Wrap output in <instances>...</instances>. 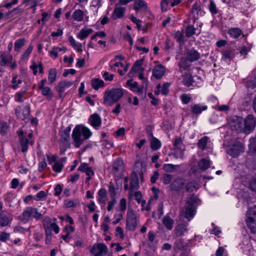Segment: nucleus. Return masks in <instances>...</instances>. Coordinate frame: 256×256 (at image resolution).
Returning a JSON list of instances; mask_svg holds the SVG:
<instances>
[{"label": "nucleus", "mask_w": 256, "mask_h": 256, "mask_svg": "<svg viewBox=\"0 0 256 256\" xmlns=\"http://www.w3.org/2000/svg\"><path fill=\"white\" fill-rule=\"evenodd\" d=\"M92 132L88 128L82 124L76 125L72 130V144L76 148H79L84 140L90 138Z\"/></svg>", "instance_id": "nucleus-1"}, {"label": "nucleus", "mask_w": 256, "mask_h": 256, "mask_svg": "<svg viewBox=\"0 0 256 256\" xmlns=\"http://www.w3.org/2000/svg\"><path fill=\"white\" fill-rule=\"evenodd\" d=\"M124 90L122 88H107L104 92V104L112 106L120 100L124 95Z\"/></svg>", "instance_id": "nucleus-2"}, {"label": "nucleus", "mask_w": 256, "mask_h": 256, "mask_svg": "<svg viewBox=\"0 0 256 256\" xmlns=\"http://www.w3.org/2000/svg\"><path fill=\"white\" fill-rule=\"evenodd\" d=\"M256 126V120L252 114L248 116L246 120L242 118H237L236 122L234 125L235 129L238 131L244 130L246 133H249Z\"/></svg>", "instance_id": "nucleus-3"}, {"label": "nucleus", "mask_w": 256, "mask_h": 256, "mask_svg": "<svg viewBox=\"0 0 256 256\" xmlns=\"http://www.w3.org/2000/svg\"><path fill=\"white\" fill-rule=\"evenodd\" d=\"M124 60V57L122 56H116L114 58L112 59L109 62V70L112 71L118 70L120 75L123 76L128 70L126 66L122 61Z\"/></svg>", "instance_id": "nucleus-4"}, {"label": "nucleus", "mask_w": 256, "mask_h": 256, "mask_svg": "<svg viewBox=\"0 0 256 256\" xmlns=\"http://www.w3.org/2000/svg\"><path fill=\"white\" fill-rule=\"evenodd\" d=\"M18 136L22 152H27L29 144H32L33 143L32 140V133L30 132L28 134L26 132L24 128H22L18 131Z\"/></svg>", "instance_id": "nucleus-5"}, {"label": "nucleus", "mask_w": 256, "mask_h": 256, "mask_svg": "<svg viewBox=\"0 0 256 256\" xmlns=\"http://www.w3.org/2000/svg\"><path fill=\"white\" fill-rule=\"evenodd\" d=\"M42 217V214L38 212L36 208L28 206L24 210L20 218L22 220L27 222L32 220L34 218L39 220Z\"/></svg>", "instance_id": "nucleus-6"}, {"label": "nucleus", "mask_w": 256, "mask_h": 256, "mask_svg": "<svg viewBox=\"0 0 256 256\" xmlns=\"http://www.w3.org/2000/svg\"><path fill=\"white\" fill-rule=\"evenodd\" d=\"M138 224V216L136 212L129 208L126 214V228L130 231L134 230Z\"/></svg>", "instance_id": "nucleus-7"}, {"label": "nucleus", "mask_w": 256, "mask_h": 256, "mask_svg": "<svg viewBox=\"0 0 256 256\" xmlns=\"http://www.w3.org/2000/svg\"><path fill=\"white\" fill-rule=\"evenodd\" d=\"M194 204V202L188 201L181 210L180 215L187 218L188 221H190L196 213Z\"/></svg>", "instance_id": "nucleus-8"}, {"label": "nucleus", "mask_w": 256, "mask_h": 256, "mask_svg": "<svg viewBox=\"0 0 256 256\" xmlns=\"http://www.w3.org/2000/svg\"><path fill=\"white\" fill-rule=\"evenodd\" d=\"M244 150L243 144L239 141L236 140L229 146L227 152L232 157L236 158L244 152Z\"/></svg>", "instance_id": "nucleus-9"}, {"label": "nucleus", "mask_w": 256, "mask_h": 256, "mask_svg": "<svg viewBox=\"0 0 256 256\" xmlns=\"http://www.w3.org/2000/svg\"><path fill=\"white\" fill-rule=\"evenodd\" d=\"M194 80L190 74L184 75L183 79L184 84L188 86H200L202 84V80L198 76H196Z\"/></svg>", "instance_id": "nucleus-10"}, {"label": "nucleus", "mask_w": 256, "mask_h": 256, "mask_svg": "<svg viewBox=\"0 0 256 256\" xmlns=\"http://www.w3.org/2000/svg\"><path fill=\"white\" fill-rule=\"evenodd\" d=\"M108 250L107 246L104 244L98 243L93 245L90 252L94 256H102Z\"/></svg>", "instance_id": "nucleus-11"}, {"label": "nucleus", "mask_w": 256, "mask_h": 256, "mask_svg": "<svg viewBox=\"0 0 256 256\" xmlns=\"http://www.w3.org/2000/svg\"><path fill=\"white\" fill-rule=\"evenodd\" d=\"M66 158H62L59 160H56V156H52L50 159L49 163L52 164L54 162L52 166V170L56 172H60L64 168V163L66 162Z\"/></svg>", "instance_id": "nucleus-12"}, {"label": "nucleus", "mask_w": 256, "mask_h": 256, "mask_svg": "<svg viewBox=\"0 0 256 256\" xmlns=\"http://www.w3.org/2000/svg\"><path fill=\"white\" fill-rule=\"evenodd\" d=\"M16 114L18 118L24 120L28 118L30 114L29 106H22L18 107L16 110Z\"/></svg>", "instance_id": "nucleus-13"}, {"label": "nucleus", "mask_w": 256, "mask_h": 256, "mask_svg": "<svg viewBox=\"0 0 256 256\" xmlns=\"http://www.w3.org/2000/svg\"><path fill=\"white\" fill-rule=\"evenodd\" d=\"M134 1V9L136 12H142L144 13L150 11L147 2L144 0H133Z\"/></svg>", "instance_id": "nucleus-14"}, {"label": "nucleus", "mask_w": 256, "mask_h": 256, "mask_svg": "<svg viewBox=\"0 0 256 256\" xmlns=\"http://www.w3.org/2000/svg\"><path fill=\"white\" fill-rule=\"evenodd\" d=\"M78 170L82 172H84L87 176L86 181L89 182L94 175V171L92 168L86 163H82L78 168Z\"/></svg>", "instance_id": "nucleus-15"}, {"label": "nucleus", "mask_w": 256, "mask_h": 256, "mask_svg": "<svg viewBox=\"0 0 256 256\" xmlns=\"http://www.w3.org/2000/svg\"><path fill=\"white\" fill-rule=\"evenodd\" d=\"M66 50V48L62 45L54 46L48 52L49 56L52 59H56L58 56L60 54H63Z\"/></svg>", "instance_id": "nucleus-16"}, {"label": "nucleus", "mask_w": 256, "mask_h": 256, "mask_svg": "<svg viewBox=\"0 0 256 256\" xmlns=\"http://www.w3.org/2000/svg\"><path fill=\"white\" fill-rule=\"evenodd\" d=\"M240 248L243 250V252L246 255H254V249L252 246V242L248 238L243 241L240 244Z\"/></svg>", "instance_id": "nucleus-17"}, {"label": "nucleus", "mask_w": 256, "mask_h": 256, "mask_svg": "<svg viewBox=\"0 0 256 256\" xmlns=\"http://www.w3.org/2000/svg\"><path fill=\"white\" fill-rule=\"evenodd\" d=\"M88 123L96 130H98L102 124V118L97 114H92L88 118Z\"/></svg>", "instance_id": "nucleus-18"}, {"label": "nucleus", "mask_w": 256, "mask_h": 256, "mask_svg": "<svg viewBox=\"0 0 256 256\" xmlns=\"http://www.w3.org/2000/svg\"><path fill=\"white\" fill-rule=\"evenodd\" d=\"M126 11V8L125 7L115 5V8L112 14L111 18L113 20L122 18L124 16Z\"/></svg>", "instance_id": "nucleus-19"}, {"label": "nucleus", "mask_w": 256, "mask_h": 256, "mask_svg": "<svg viewBox=\"0 0 256 256\" xmlns=\"http://www.w3.org/2000/svg\"><path fill=\"white\" fill-rule=\"evenodd\" d=\"M166 68L162 64L155 66L152 70V76L156 79H160L166 72Z\"/></svg>", "instance_id": "nucleus-20"}, {"label": "nucleus", "mask_w": 256, "mask_h": 256, "mask_svg": "<svg viewBox=\"0 0 256 256\" xmlns=\"http://www.w3.org/2000/svg\"><path fill=\"white\" fill-rule=\"evenodd\" d=\"M97 200L100 204H106L108 200V193L106 189L100 188L98 192Z\"/></svg>", "instance_id": "nucleus-21"}, {"label": "nucleus", "mask_w": 256, "mask_h": 256, "mask_svg": "<svg viewBox=\"0 0 256 256\" xmlns=\"http://www.w3.org/2000/svg\"><path fill=\"white\" fill-rule=\"evenodd\" d=\"M184 180L181 178H178L172 182L170 188L172 190H179L182 188L184 185Z\"/></svg>", "instance_id": "nucleus-22"}, {"label": "nucleus", "mask_w": 256, "mask_h": 256, "mask_svg": "<svg viewBox=\"0 0 256 256\" xmlns=\"http://www.w3.org/2000/svg\"><path fill=\"white\" fill-rule=\"evenodd\" d=\"M86 11L84 12L80 9L76 10L72 14V18L76 22H80L83 20L84 16L86 15Z\"/></svg>", "instance_id": "nucleus-23"}, {"label": "nucleus", "mask_w": 256, "mask_h": 256, "mask_svg": "<svg viewBox=\"0 0 256 256\" xmlns=\"http://www.w3.org/2000/svg\"><path fill=\"white\" fill-rule=\"evenodd\" d=\"M200 57V54L198 51L194 49L188 50L186 52V58L190 62H194L198 60Z\"/></svg>", "instance_id": "nucleus-24"}, {"label": "nucleus", "mask_w": 256, "mask_h": 256, "mask_svg": "<svg viewBox=\"0 0 256 256\" xmlns=\"http://www.w3.org/2000/svg\"><path fill=\"white\" fill-rule=\"evenodd\" d=\"M93 32V30L90 28H82L77 34L76 38L80 40H83Z\"/></svg>", "instance_id": "nucleus-25"}, {"label": "nucleus", "mask_w": 256, "mask_h": 256, "mask_svg": "<svg viewBox=\"0 0 256 256\" xmlns=\"http://www.w3.org/2000/svg\"><path fill=\"white\" fill-rule=\"evenodd\" d=\"M170 84L168 82H165L162 86L159 84L157 86V90H155L154 93L156 94H158L162 93L163 95H166L168 92V88Z\"/></svg>", "instance_id": "nucleus-26"}, {"label": "nucleus", "mask_w": 256, "mask_h": 256, "mask_svg": "<svg viewBox=\"0 0 256 256\" xmlns=\"http://www.w3.org/2000/svg\"><path fill=\"white\" fill-rule=\"evenodd\" d=\"M208 108L207 106L202 104H194L191 108V110L192 113L196 114H199L202 112L206 110Z\"/></svg>", "instance_id": "nucleus-27"}, {"label": "nucleus", "mask_w": 256, "mask_h": 256, "mask_svg": "<svg viewBox=\"0 0 256 256\" xmlns=\"http://www.w3.org/2000/svg\"><path fill=\"white\" fill-rule=\"evenodd\" d=\"M126 85L130 87V89L136 93L139 94L142 92V89L138 86L137 82L132 80H128L126 82Z\"/></svg>", "instance_id": "nucleus-28"}, {"label": "nucleus", "mask_w": 256, "mask_h": 256, "mask_svg": "<svg viewBox=\"0 0 256 256\" xmlns=\"http://www.w3.org/2000/svg\"><path fill=\"white\" fill-rule=\"evenodd\" d=\"M12 56L11 54H2L0 56V68H2L8 64L12 60Z\"/></svg>", "instance_id": "nucleus-29"}, {"label": "nucleus", "mask_w": 256, "mask_h": 256, "mask_svg": "<svg viewBox=\"0 0 256 256\" xmlns=\"http://www.w3.org/2000/svg\"><path fill=\"white\" fill-rule=\"evenodd\" d=\"M30 68V70H32L34 75H36L38 72L40 74H42L44 72L42 64L40 62L38 63L33 62Z\"/></svg>", "instance_id": "nucleus-30"}, {"label": "nucleus", "mask_w": 256, "mask_h": 256, "mask_svg": "<svg viewBox=\"0 0 256 256\" xmlns=\"http://www.w3.org/2000/svg\"><path fill=\"white\" fill-rule=\"evenodd\" d=\"M71 128L68 126L60 132V140L62 142L69 141L70 139V132Z\"/></svg>", "instance_id": "nucleus-31"}, {"label": "nucleus", "mask_w": 256, "mask_h": 256, "mask_svg": "<svg viewBox=\"0 0 256 256\" xmlns=\"http://www.w3.org/2000/svg\"><path fill=\"white\" fill-rule=\"evenodd\" d=\"M68 40L70 45L78 52H82V44L76 42L72 36L68 37Z\"/></svg>", "instance_id": "nucleus-32"}, {"label": "nucleus", "mask_w": 256, "mask_h": 256, "mask_svg": "<svg viewBox=\"0 0 256 256\" xmlns=\"http://www.w3.org/2000/svg\"><path fill=\"white\" fill-rule=\"evenodd\" d=\"M73 84L72 82L67 80H63L59 82L57 87V90L60 92H62L66 88H70Z\"/></svg>", "instance_id": "nucleus-33"}, {"label": "nucleus", "mask_w": 256, "mask_h": 256, "mask_svg": "<svg viewBox=\"0 0 256 256\" xmlns=\"http://www.w3.org/2000/svg\"><path fill=\"white\" fill-rule=\"evenodd\" d=\"M210 142L208 140V138L206 136L202 138L198 142V147L204 150L206 148H208L210 146Z\"/></svg>", "instance_id": "nucleus-34"}, {"label": "nucleus", "mask_w": 256, "mask_h": 256, "mask_svg": "<svg viewBox=\"0 0 256 256\" xmlns=\"http://www.w3.org/2000/svg\"><path fill=\"white\" fill-rule=\"evenodd\" d=\"M228 34L234 38H236L242 34V32L239 28H232L228 30Z\"/></svg>", "instance_id": "nucleus-35"}, {"label": "nucleus", "mask_w": 256, "mask_h": 256, "mask_svg": "<svg viewBox=\"0 0 256 256\" xmlns=\"http://www.w3.org/2000/svg\"><path fill=\"white\" fill-rule=\"evenodd\" d=\"M92 86L94 89L98 90L100 88L104 86V82L102 80L94 78L92 80Z\"/></svg>", "instance_id": "nucleus-36"}, {"label": "nucleus", "mask_w": 256, "mask_h": 256, "mask_svg": "<svg viewBox=\"0 0 256 256\" xmlns=\"http://www.w3.org/2000/svg\"><path fill=\"white\" fill-rule=\"evenodd\" d=\"M22 83V80L19 78L18 75L14 74L11 80L12 88L14 90H16L20 87V84Z\"/></svg>", "instance_id": "nucleus-37"}, {"label": "nucleus", "mask_w": 256, "mask_h": 256, "mask_svg": "<svg viewBox=\"0 0 256 256\" xmlns=\"http://www.w3.org/2000/svg\"><path fill=\"white\" fill-rule=\"evenodd\" d=\"M26 40L25 38H18L14 42V50L15 52H19L22 47L25 45Z\"/></svg>", "instance_id": "nucleus-38"}, {"label": "nucleus", "mask_w": 256, "mask_h": 256, "mask_svg": "<svg viewBox=\"0 0 256 256\" xmlns=\"http://www.w3.org/2000/svg\"><path fill=\"white\" fill-rule=\"evenodd\" d=\"M246 224L252 232H256V219H252L251 218H247L246 220Z\"/></svg>", "instance_id": "nucleus-39"}, {"label": "nucleus", "mask_w": 256, "mask_h": 256, "mask_svg": "<svg viewBox=\"0 0 256 256\" xmlns=\"http://www.w3.org/2000/svg\"><path fill=\"white\" fill-rule=\"evenodd\" d=\"M162 223L168 230H171L173 227L174 221L170 216H166L162 219Z\"/></svg>", "instance_id": "nucleus-40"}, {"label": "nucleus", "mask_w": 256, "mask_h": 256, "mask_svg": "<svg viewBox=\"0 0 256 256\" xmlns=\"http://www.w3.org/2000/svg\"><path fill=\"white\" fill-rule=\"evenodd\" d=\"M57 77V70L54 68L49 70L48 72V80L50 84L53 83L56 81Z\"/></svg>", "instance_id": "nucleus-41"}, {"label": "nucleus", "mask_w": 256, "mask_h": 256, "mask_svg": "<svg viewBox=\"0 0 256 256\" xmlns=\"http://www.w3.org/2000/svg\"><path fill=\"white\" fill-rule=\"evenodd\" d=\"M41 94L46 96L48 100H51L53 97V92L50 88L46 86L40 90Z\"/></svg>", "instance_id": "nucleus-42"}, {"label": "nucleus", "mask_w": 256, "mask_h": 256, "mask_svg": "<svg viewBox=\"0 0 256 256\" xmlns=\"http://www.w3.org/2000/svg\"><path fill=\"white\" fill-rule=\"evenodd\" d=\"M248 152L252 155L256 154V137L250 140Z\"/></svg>", "instance_id": "nucleus-43"}, {"label": "nucleus", "mask_w": 256, "mask_h": 256, "mask_svg": "<svg viewBox=\"0 0 256 256\" xmlns=\"http://www.w3.org/2000/svg\"><path fill=\"white\" fill-rule=\"evenodd\" d=\"M127 207L126 200L125 198H122L120 200L118 205L116 208L117 212H124Z\"/></svg>", "instance_id": "nucleus-44"}, {"label": "nucleus", "mask_w": 256, "mask_h": 256, "mask_svg": "<svg viewBox=\"0 0 256 256\" xmlns=\"http://www.w3.org/2000/svg\"><path fill=\"white\" fill-rule=\"evenodd\" d=\"M34 47L32 44H30L21 56V60L22 61L28 60L29 56L32 52Z\"/></svg>", "instance_id": "nucleus-45"}, {"label": "nucleus", "mask_w": 256, "mask_h": 256, "mask_svg": "<svg viewBox=\"0 0 256 256\" xmlns=\"http://www.w3.org/2000/svg\"><path fill=\"white\" fill-rule=\"evenodd\" d=\"M210 164V162L206 158H202L198 162V165L199 168L202 170H205L208 168Z\"/></svg>", "instance_id": "nucleus-46"}, {"label": "nucleus", "mask_w": 256, "mask_h": 256, "mask_svg": "<svg viewBox=\"0 0 256 256\" xmlns=\"http://www.w3.org/2000/svg\"><path fill=\"white\" fill-rule=\"evenodd\" d=\"M176 234L178 236H182L186 232V226L184 224H179L176 228Z\"/></svg>", "instance_id": "nucleus-47"}, {"label": "nucleus", "mask_w": 256, "mask_h": 256, "mask_svg": "<svg viewBox=\"0 0 256 256\" xmlns=\"http://www.w3.org/2000/svg\"><path fill=\"white\" fill-rule=\"evenodd\" d=\"M150 147L153 150H158L161 147V142L158 139L153 138L150 142Z\"/></svg>", "instance_id": "nucleus-48"}, {"label": "nucleus", "mask_w": 256, "mask_h": 256, "mask_svg": "<svg viewBox=\"0 0 256 256\" xmlns=\"http://www.w3.org/2000/svg\"><path fill=\"white\" fill-rule=\"evenodd\" d=\"M196 30L191 25H188L186 28L185 34L187 37H190L196 34Z\"/></svg>", "instance_id": "nucleus-49"}, {"label": "nucleus", "mask_w": 256, "mask_h": 256, "mask_svg": "<svg viewBox=\"0 0 256 256\" xmlns=\"http://www.w3.org/2000/svg\"><path fill=\"white\" fill-rule=\"evenodd\" d=\"M118 212L115 214L114 216V221L112 224L115 225L120 222L123 218L124 212Z\"/></svg>", "instance_id": "nucleus-50"}, {"label": "nucleus", "mask_w": 256, "mask_h": 256, "mask_svg": "<svg viewBox=\"0 0 256 256\" xmlns=\"http://www.w3.org/2000/svg\"><path fill=\"white\" fill-rule=\"evenodd\" d=\"M26 92V90H20L16 92L14 95V100L17 102H22L24 101V96Z\"/></svg>", "instance_id": "nucleus-51"}, {"label": "nucleus", "mask_w": 256, "mask_h": 256, "mask_svg": "<svg viewBox=\"0 0 256 256\" xmlns=\"http://www.w3.org/2000/svg\"><path fill=\"white\" fill-rule=\"evenodd\" d=\"M248 218L252 219H256V206L250 208L248 211Z\"/></svg>", "instance_id": "nucleus-52"}, {"label": "nucleus", "mask_w": 256, "mask_h": 256, "mask_svg": "<svg viewBox=\"0 0 256 256\" xmlns=\"http://www.w3.org/2000/svg\"><path fill=\"white\" fill-rule=\"evenodd\" d=\"M134 197L138 203H141L142 206L146 204V201L145 200H142V196L140 192H135Z\"/></svg>", "instance_id": "nucleus-53"}, {"label": "nucleus", "mask_w": 256, "mask_h": 256, "mask_svg": "<svg viewBox=\"0 0 256 256\" xmlns=\"http://www.w3.org/2000/svg\"><path fill=\"white\" fill-rule=\"evenodd\" d=\"M76 203L72 200L68 199L64 202V206L66 208H72L76 206Z\"/></svg>", "instance_id": "nucleus-54"}, {"label": "nucleus", "mask_w": 256, "mask_h": 256, "mask_svg": "<svg viewBox=\"0 0 256 256\" xmlns=\"http://www.w3.org/2000/svg\"><path fill=\"white\" fill-rule=\"evenodd\" d=\"M102 78L106 81L111 82L114 80V74H110L108 72L106 71L102 72Z\"/></svg>", "instance_id": "nucleus-55"}, {"label": "nucleus", "mask_w": 256, "mask_h": 256, "mask_svg": "<svg viewBox=\"0 0 256 256\" xmlns=\"http://www.w3.org/2000/svg\"><path fill=\"white\" fill-rule=\"evenodd\" d=\"M180 98L182 104H185L189 103L191 100V96L190 94H182Z\"/></svg>", "instance_id": "nucleus-56"}, {"label": "nucleus", "mask_w": 256, "mask_h": 256, "mask_svg": "<svg viewBox=\"0 0 256 256\" xmlns=\"http://www.w3.org/2000/svg\"><path fill=\"white\" fill-rule=\"evenodd\" d=\"M8 223L9 219L8 217L3 214H0V225L6 226H7Z\"/></svg>", "instance_id": "nucleus-57"}, {"label": "nucleus", "mask_w": 256, "mask_h": 256, "mask_svg": "<svg viewBox=\"0 0 256 256\" xmlns=\"http://www.w3.org/2000/svg\"><path fill=\"white\" fill-rule=\"evenodd\" d=\"M175 165L170 164H166L163 166V169L166 172H172L175 170Z\"/></svg>", "instance_id": "nucleus-58"}, {"label": "nucleus", "mask_w": 256, "mask_h": 256, "mask_svg": "<svg viewBox=\"0 0 256 256\" xmlns=\"http://www.w3.org/2000/svg\"><path fill=\"white\" fill-rule=\"evenodd\" d=\"M249 187L251 190L254 192L256 194V176L252 177L250 180Z\"/></svg>", "instance_id": "nucleus-59"}, {"label": "nucleus", "mask_w": 256, "mask_h": 256, "mask_svg": "<svg viewBox=\"0 0 256 256\" xmlns=\"http://www.w3.org/2000/svg\"><path fill=\"white\" fill-rule=\"evenodd\" d=\"M227 252L222 246H220L216 252V256H226Z\"/></svg>", "instance_id": "nucleus-60"}, {"label": "nucleus", "mask_w": 256, "mask_h": 256, "mask_svg": "<svg viewBox=\"0 0 256 256\" xmlns=\"http://www.w3.org/2000/svg\"><path fill=\"white\" fill-rule=\"evenodd\" d=\"M116 236H118L120 239L124 238V234L122 228L120 226H117L116 228Z\"/></svg>", "instance_id": "nucleus-61"}, {"label": "nucleus", "mask_w": 256, "mask_h": 256, "mask_svg": "<svg viewBox=\"0 0 256 256\" xmlns=\"http://www.w3.org/2000/svg\"><path fill=\"white\" fill-rule=\"evenodd\" d=\"M123 167V162L121 160L117 159L116 160L114 164L113 168L114 169L118 170Z\"/></svg>", "instance_id": "nucleus-62"}, {"label": "nucleus", "mask_w": 256, "mask_h": 256, "mask_svg": "<svg viewBox=\"0 0 256 256\" xmlns=\"http://www.w3.org/2000/svg\"><path fill=\"white\" fill-rule=\"evenodd\" d=\"M130 18L132 22L136 24L138 28H142V22L140 20L137 18L133 15H131Z\"/></svg>", "instance_id": "nucleus-63"}, {"label": "nucleus", "mask_w": 256, "mask_h": 256, "mask_svg": "<svg viewBox=\"0 0 256 256\" xmlns=\"http://www.w3.org/2000/svg\"><path fill=\"white\" fill-rule=\"evenodd\" d=\"M143 64V60H140L136 62L134 66L133 67V69L135 71H138L140 70H143L144 69L141 68L142 64Z\"/></svg>", "instance_id": "nucleus-64"}]
</instances>
